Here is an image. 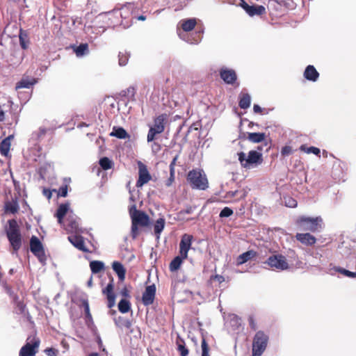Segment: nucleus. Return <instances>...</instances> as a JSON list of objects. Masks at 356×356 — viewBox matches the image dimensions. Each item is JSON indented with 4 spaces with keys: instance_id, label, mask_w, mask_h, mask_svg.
<instances>
[{
    "instance_id": "nucleus-1",
    "label": "nucleus",
    "mask_w": 356,
    "mask_h": 356,
    "mask_svg": "<svg viewBox=\"0 0 356 356\" xmlns=\"http://www.w3.org/2000/svg\"><path fill=\"white\" fill-rule=\"evenodd\" d=\"M134 8L135 4L134 3H127L121 8L120 10L102 13L98 15L97 19L107 18L106 26L114 28L120 22V18L126 19Z\"/></svg>"
},
{
    "instance_id": "nucleus-2",
    "label": "nucleus",
    "mask_w": 356,
    "mask_h": 356,
    "mask_svg": "<svg viewBox=\"0 0 356 356\" xmlns=\"http://www.w3.org/2000/svg\"><path fill=\"white\" fill-rule=\"evenodd\" d=\"M129 212L131 219V235L135 239L138 235V226H148L149 224V217L144 211L138 210L136 204H133L129 207Z\"/></svg>"
},
{
    "instance_id": "nucleus-3",
    "label": "nucleus",
    "mask_w": 356,
    "mask_h": 356,
    "mask_svg": "<svg viewBox=\"0 0 356 356\" xmlns=\"http://www.w3.org/2000/svg\"><path fill=\"white\" fill-rule=\"evenodd\" d=\"M5 232L13 250V253H17L22 246V235L16 220H8V225L5 227Z\"/></svg>"
},
{
    "instance_id": "nucleus-4",
    "label": "nucleus",
    "mask_w": 356,
    "mask_h": 356,
    "mask_svg": "<svg viewBox=\"0 0 356 356\" xmlns=\"http://www.w3.org/2000/svg\"><path fill=\"white\" fill-rule=\"evenodd\" d=\"M323 219L321 216L313 218L302 216L296 221V225L299 229L312 232H321L323 229Z\"/></svg>"
},
{
    "instance_id": "nucleus-5",
    "label": "nucleus",
    "mask_w": 356,
    "mask_h": 356,
    "mask_svg": "<svg viewBox=\"0 0 356 356\" xmlns=\"http://www.w3.org/2000/svg\"><path fill=\"white\" fill-rule=\"evenodd\" d=\"M187 181L192 188L204 191L209 187L207 178L202 170H192L189 171Z\"/></svg>"
},
{
    "instance_id": "nucleus-6",
    "label": "nucleus",
    "mask_w": 356,
    "mask_h": 356,
    "mask_svg": "<svg viewBox=\"0 0 356 356\" xmlns=\"http://www.w3.org/2000/svg\"><path fill=\"white\" fill-rule=\"evenodd\" d=\"M268 339V335L264 331L259 330L257 332L253 338L252 356H261L266 349Z\"/></svg>"
},
{
    "instance_id": "nucleus-7",
    "label": "nucleus",
    "mask_w": 356,
    "mask_h": 356,
    "mask_svg": "<svg viewBox=\"0 0 356 356\" xmlns=\"http://www.w3.org/2000/svg\"><path fill=\"white\" fill-rule=\"evenodd\" d=\"M237 154L241 165L244 168L250 167L253 164H259L263 160L262 154L255 150L250 151L248 156L243 152H240Z\"/></svg>"
},
{
    "instance_id": "nucleus-8",
    "label": "nucleus",
    "mask_w": 356,
    "mask_h": 356,
    "mask_svg": "<svg viewBox=\"0 0 356 356\" xmlns=\"http://www.w3.org/2000/svg\"><path fill=\"white\" fill-rule=\"evenodd\" d=\"M165 115H160L154 120L153 126L149 127L147 136L148 143L154 141L157 134H161L165 130Z\"/></svg>"
},
{
    "instance_id": "nucleus-9",
    "label": "nucleus",
    "mask_w": 356,
    "mask_h": 356,
    "mask_svg": "<svg viewBox=\"0 0 356 356\" xmlns=\"http://www.w3.org/2000/svg\"><path fill=\"white\" fill-rule=\"evenodd\" d=\"M348 170L347 164L340 159H336L332 165V177L336 181H345Z\"/></svg>"
},
{
    "instance_id": "nucleus-10",
    "label": "nucleus",
    "mask_w": 356,
    "mask_h": 356,
    "mask_svg": "<svg viewBox=\"0 0 356 356\" xmlns=\"http://www.w3.org/2000/svg\"><path fill=\"white\" fill-rule=\"evenodd\" d=\"M30 250L38 257L40 262L44 263L46 257L44 248L40 239L35 236H32L30 239Z\"/></svg>"
},
{
    "instance_id": "nucleus-11",
    "label": "nucleus",
    "mask_w": 356,
    "mask_h": 356,
    "mask_svg": "<svg viewBox=\"0 0 356 356\" xmlns=\"http://www.w3.org/2000/svg\"><path fill=\"white\" fill-rule=\"evenodd\" d=\"M40 342L39 339L33 338L30 340V337H29L26 344L21 348L19 356H35L38 352Z\"/></svg>"
},
{
    "instance_id": "nucleus-12",
    "label": "nucleus",
    "mask_w": 356,
    "mask_h": 356,
    "mask_svg": "<svg viewBox=\"0 0 356 356\" xmlns=\"http://www.w3.org/2000/svg\"><path fill=\"white\" fill-rule=\"evenodd\" d=\"M265 264L279 270H284L289 268V264L286 258L282 254H274L269 257Z\"/></svg>"
},
{
    "instance_id": "nucleus-13",
    "label": "nucleus",
    "mask_w": 356,
    "mask_h": 356,
    "mask_svg": "<svg viewBox=\"0 0 356 356\" xmlns=\"http://www.w3.org/2000/svg\"><path fill=\"white\" fill-rule=\"evenodd\" d=\"M241 6L250 17H253L254 15H262L266 13V8L262 5L253 4L250 6L245 1H242Z\"/></svg>"
},
{
    "instance_id": "nucleus-14",
    "label": "nucleus",
    "mask_w": 356,
    "mask_h": 356,
    "mask_svg": "<svg viewBox=\"0 0 356 356\" xmlns=\"http://www.w3.org/2000/svg\"><path fill=\"white\" fill-rule=\"evenodd\" d=\"M138 179L136 181V187H142L151 179V175L147 168V166L142 162H138Z\"/></svg>"
},
{
    "instance_id": "nucleus-15",
    "label": "nucleus",
    "mask_w": 356,
    "mask_h": 356,
    "mask_svg": "<svg viewBox=\"0 0 356 356\" xmlns=\"http://www.w3.org/2000/svg\"><path fill=\"white\" fill-rule=\"evenodd\" d=\"M193 236L187 234H184L181 238L179 243V254L184 258H187L188 250L191 248Z\"/></svg>"
},
{
    "instance_id": "nucleus-16",
    "label": "nucleus",
    "mask_w": 356,
    "mask_h": 356,
    "mask_svg": "<svg viewBox=\"0 0 356 356\" xmlns=\"http://www.w3.org/2000/svg\"><path fill=\"white\" fill-rule=\"evenodd\" d=\"M156 290V286L154 284L146 286L142 296V302L145 306H149L154 302Z\"/></svg>"
},
{
    "instance_id": "nucleus-17",
    "label": "nucleus",
    "mask_w": 356,
    "mask_h": 356,
    "mask_svg": "<svg viewBox=\"0 0 356 356\" xmlns=\"http://www.w3.org/2000/svg\"><path fill=\"white\" fill-rule=\"evenodd\" d=\"M220 76L227 84L232 85L237 79L236 72L232 69L222 67L220 70Z\"/></svg>"
},
{
    "instance_id": "nucleus-18",
    "label": "nucleus",
    "mask_w": 356,
    "mask_h": 356,
    "mask_svg": "<svg viewBox=\"0 0 356 356\" xmlns=\"http://www.w3.org/2000/svg\"><path fill=\"white\" fill-rule=\"evenodd\" d=\"M68 240L78 250L84 252H89V250L85 246L83 236L80 235H71L68 236Z\"/></svg>"
},
{
    "instance_id": "nucleus-19",
    "label": "nucleus",
    "mask_w": 356,
    "mask_h": 356,
    "mask_svg": "<svg viewBox=\"0 0 356 356\" xmlns=\"http://www.w3.org/2000/svg\"><path fill=\"white\" fill-rule=\"evenodd\" d=\"M296 238L305 245H312L316 242V238L309 233H298Z\"/></svg>"
},
{
    "instance_id": "nucleus-20",
    "label": "nucleus",
    "mask_w": 356,
    "mask_h": 356,
    "mask_svg": "<svg viewBox=\"0 0 356 356\" xmlns=\"http://www.w3.org/2000/svg\"><path fill=\"white\" fill-rule=\"evenodd\" d=\"M304 77L307 81L316 82L319 77V73L314 65H309L305 70Z\"/></svg>"
},
{
    "instance_id": "nucleus-21",
    "label": "nucleus",
    "mask_w": 356,
    "mask_h": 356,
    "mask_svg": "<svg viewBox=\"0 0 356 356\" xmlns=\"http://www.w3.org/2000/svg\"><path fill=\"white\" fill-rule=\"evenodd\" d=\"M179 24L184 31L189 32L195 27L197 19L195 17L184 19L180 21Z\"/></svg>"
},
{
    "instance_id": "nucleus-22",
    "label": "nucleus",
    "mask_w": 356,
    "mask_h": 356,
    "mask_svg": "<svg viewBox=\"0 0 356 356\" xmlns=\"http://www.w3.org/2000/svg\"><path fill=\"white\" fill-rule=\"evenodd\" d=\"M257 252L253 250H248L243 254H240L236 259L237 266L242 265L249 261L250 259L256 257Z\"/></svg>"
},
{
    "instance_id": "nucleus-23",
    "label": "nucleus",
    "mask_w": 356,
    "mask_h": 356,
    "mask_svg": "<svg viewBox=\"0 0 356 356\" xmlns=\"http://www.w3.org/2000/svg\"><path fill=\"white\" fill-rule=\"evenodd\" d=\"M69 210V204L68 203H63L60 204L55 213V216L58 219V223L61 224L63 222V220L65 215L67 214V211Z\"/></svg>"
},
{
    "instance_id": "nucleus-24",
    "label": "nucleus",
    "mask_w": 356,
    "mask_h": 356,
    "mask_svg": "<svg viewBox=\"0 0 356 356\" xmlns=\"http://www.w3.org/2000/svg\"><path fill=\"white\" fill-rule=\"evenodd\" d=\"M72 48L77 57H82L89 54L88 44L81 43L79 45H72Z\"/></svg>"
},
{
    "instance_id": "nucleus-25",
    "label": "nucleus",
    "mask_w": 356,
    "mask_h": 356,
    "mask_svg": "<svg viewBox=\"0 0 356 356\" xmlns=\"http://www.w3.org/2000/svg\"><path fill=\"white\" fill-rule=\"evenodd\" d=\"M113 270L116 273L120 281H123L125 278L126 269L124 266L119 261H113L112 264Z\"/></svg>"
},
{
    "instance_id": "nucleus-26",
    "label": "nucleus",
    "mask_w": 356,
    "mask_h": 356,
    "mask_svg": "<svg viewBox=\"0 0 356 356\" xmlns=\"http://www.w3.org/2000/svg\"><path fill=\"white\" fill-rule=\"evenodd\" d=\"M113 321H114L115 325L120 329H122L123 327L130 329L132 325V323H131V320L121 316L115 317L113 318Z\"/></svg>"
},
{
    "instance_id": "nucleus-27",
    "label": "nucleus",
    "mask_w": 356,
    "mask_h": 356,
    "mask_svg": "<svg viewBox=\"0 0 356 356\" xmlns=\"http://www.w3.org/2000/svg\"><path fill=\"white\" fill-rule=\"evenodd\" d=\"M110 136L119 139L129 138V135L127 131L121 127H113L112 131L110 133Z\"/></svg>"
},
{
    "instance_id": "nucleus-28",
    "label": "nucleus",
    "mask_w": 356,
    "mask_h": 356,
    "mask_svg": "<svg viewBox=\"0 0 356 356\" xmlns=\"http://www.w3.org/2000/svg\"><path fill=\"white\" fill-rule=\"evenodd\" d=\"M204 33V29L201 28L197 30L195 32V37L193 36H188L187 39H184L186 42L191 44H199L202 39V35Z\"/></svg>"
},
{
    "instance_id": "nucleus-29",
    "label": "nucleus",
    "mask_w": 356,
    "mask_h": 356,
    "mask_svg": "<svg viewBox=\"0 0 356 356\" xmlns=\"http://www.w3.org/2000/svg\"><path fill=\"white\" fill-rule=\"evenodd\" d=\"M165 220L163 218H159L156 220L154 225V232L157 238H160V235L165 227Z\"/></svg>"
},
{
    "instance_id": "nucleus-30",
    "label": "nucleus",
    "mask_w": 356,
    "mask_h": 356,
    "mask_svg": "<svg viewBox=\"0 0 356 356\" xmlns=\"http://www.w3.org/2000/svg\"><path fill=\"white\" fill-rule=\"evenodd\" d=\"M248 139L254 143H259L264 140L266 138L265 133L260 132H254V133H248Z\"/></svg>"
},
{
    "instance_id": "nucleus-31",
    "label": "nucleus",
    "mask_w": 356,
    "mask_h": 356,
    "mask_svg": "<svg viewBox=\"0 0 356 356\" xmlns=\"http://www.w3.org/2000/svg\"><path fill=\"white\" fill-rule=\"evenodd\" d=\"M185 259L186 258H184L181 255H178V256L175 257L170 263V266H169L170 270L171 272H175V271L177 270L180 268V266L183 262V260Z\"/></svg>"
},
{
    "instance_id": "nucleus-32",
    "label": "nucleus",
    "mask_w": 356,
    "mask_h": 356,
    "mask_svg": "<svg viewBox=\"0 0 356 356\" xmlns=\"http://www.w3.org/2000/svg\"><path fill=\"white\" fill-rule=\"evenodd\" d=\"M19 44L22 49H27L29 44V39L28 34L26 31H22V29L19 31Z\"/></svg>"
},
{
    "instance_id": "nucleus-33",
    "label": "nucleus",
    "mask_w": 356,
    "mask_h": 356,
    "mask_svg": "<svg viewBox=\"0 0 356 356\" xmlns=\"http://www.w3.org/2000/svg\"><path fill=\"white\" fill-rule=\"evenodd\" d=\"M251 97L249 94H243L240 97L238 105L242 109H247L250 106Z\"/></svg>"
},
{
    "instance_id": "nucleus-34",
    "label": "nucleus",
    "mask_w": 356,
    "mask_h": 356,
    "mask_svg": "<svg viewBox=\"0 0 356 356\" xmlns=\"http://www.w3.org/2000/svg\"><path fill=\"white\" fill-rule=\"evenodd\" d=\"M36 83L35 79H29L27 78H22L16 86V88H29Z\"/></svg>"
},
{
    "instance_id": "nucleus-35",
    "label": "nucleus",
    "mask_w": 356,
    "mask_h": 356,
    "mask_svg": "<svg viewBox=\"0 0 356 356\" xmlns=\"http://www.w3.org/2000/svg\"><path fill=\"white\" fill-rule=\"evenodd\" d=\"M90 268L92 273L97 274L104 268V264L101 261L94 260L90 262Z\"/></svg>"
},
{
    "instance_id": "nucleus-36",
    "label": "nucleus",
    "mask_w": 356,
    "mask_h": 356,
    "mask_svg": "<svg viewBox=\"0 0 356 356\" xmlns=\"http://www.w3.org/2000/svg\"><path fill=\"white\" fill-rule=\"evenodd\" d=\"M13 302L15 305L16 312L19 314H25L26 305L19 300L17 295L13 296Z\"/></svg>"
},
{
    "instance_id": "nucleus-37",
    "label": "nucleus",
    "mask_w": 356,
    "mask_h": 356,
    "mask_svg": "<svg viewBox=\"0 0 356 356\" xmlns=\"http://www.w3.org/2000/svg\"><path fill=\"white\" fill-rule=\"evenodd\" d=\"M118 307L121 313L125 314L131 309V303L126 299H121L118 302Z\"/></svg>"
},
{
    "instance_id": "nucleus-38",
    "label": "nucleus",
    "mask_w": 356,
    "mask_h": 356,
    "mask_svg": "<svg viewBox=\"0 0 356 356\" xmlns=\"http://www.w3.org/2000/svg\"><path fill=\"white\" fill-rule=\"evenodd\" d=\"M177 350L181 356H187L188 355V349L186 348L183 339L179 337L177 341Z\"/></svg>"
},
{
    "instance_id": "nucleus-39",
    "label": "nucleus",
    "mask_w": 356,
    "mask_h": 356,
    "mask_svg": "<svg viewBox=\"0 0 356 356\" xmlns=\"http://www.w3.org/2000/svg\"><path fill=\"white\" fill-rule=\"evenodd\" d=\"M300 149L307 154H313L316 156H320L321 150L319 148L311 146V147H306L305 145H302L300 147Z\"/></svg>"
},
{
    "instance_id": "nucleus-40",
    "label": "nucleus",
    "mask_w": 356,
    "mask_h": 356,
    "mask_svg": "<svg viewBox=\"0 0 356 356\" xmlns=\"http://www.w3.org/2000/svg\"><path fill=\"white\" fill-rule=\"evenodd\" d=\"M19 209V206L17 202L13 201V202H7L5 204V211L6 212H10V213H15L17 212V210Z\"/></svg>"
},
{
    "instance_id": "nucleus-41",
    "label": "nucleus",
    "mask_w": 356,
    "mask_h": 356,
    "mask_svg": "<svg viewBox=\"0 0 356 356\" xmlns=\"http://www.w3.org/2000/svg\"><path fill=\"white\" fill-rule=\"evenodd\" d=\"M333 270L335 272H338L344 276L351 277V278H356V272H352L348 270H346L343 268L339 267V266H334L333 268Z\"/></svg>"
},
{
    "instance_id": "nucleus-42",
    "label": "nucleus",
    "mask_w": 356,
    "mask_h": 356,
    "mask_svg": "<svg viewBox=\"0 0 356 356\" xmlns=\"http://www.w3.org/2000/svg\"><path fill=\"white\" fill-rule=\"evenodd\" d=\"M99 164L103 170L111 169L113 166V161L108 157H102L99 159Z\"/></svg>"
},
{
    "instance_id": "nucleus-43",
    "label": "nucleus",
    "mask_w": 356,
    "mask_h": 356,
    "mask_svg": "<svg viewBox=\"0 0 356 356\" xmlns=\"http://www.w3.org/2000/svg\"><path fill=\"white\" fill-rule=\"evenodd\" d=\"M10 147V142L3 140L0 143V153L2 156H7Z\"/></svg>"
},
{
    "instance_id": "nucleus-44",
    "label": "nucleus",
    "mask_w": 356,
    "mask_h": 356,
    "mask_svg": "<svg viewBox=\"0 0 356 356\" xmlns=\"http://www.w3.org/2000/svg\"><path fill=\"white\" fill-rule=\"evenodd\" d=\"M67 221L69 230L72 232H76L79 229V223L75 219L69 216Z\"/></svg>"
},
{
    "instance_id": "nucleus-45",
    "label": "nucleus",
    "mask_w": 356,
    "mask_h": 356,
    "mask_svg": "<svg viewBox=\"0 0 356 356\" xmlns=\"http://www.w3.org/2000/svg\"><path fill=\"white\" fill-rule=\"evenodd\" d=\"M82 306L84 309L86 318L88 321H92V315L90 312L89 302L87 299L82 300Z\"/></svg>"
},
{
    "instance_id": "nucleus-46",
    "label": "nucleus",
    "mask_w": 356,
    "mask_h": 356,
    "mask_svg": "<svg viewBox=\"0 0 356 356\" xmlns=\"http://www.w3.org/2000/svg\"><path fill=\"white\" fill-rule=\"evenodd\" d=\"M196 209V207H192V206H188L185 209H181L177 213V216L179 219L184 220V214H191L193 213L195 209Z\"/></svg>"
},
{
    "instance_id": "nucleus-47",
    "label": "nucleus",
    "mask_w": 356,
    "mask_h": 356,
    "mask_svg": "<svg viewBox=\"0 0 356 356\" xmlns=\"http://www.w3.org/2000/svg\"><path fill=\"white\" fill-rule=\"evenodd\" d=\"M233 213L234 211L231 208L225 207L220 211L219 216L220 218H228L230 217Z\"/></svg>"
},
{
    "instance_id": "nucleus-48",
    "label": "nucleus",
    "mask_w": 356,
    "mask_h": 356,
    "mask_svg": "<svg viewBox=\"0 0 356 356\" xmlns=\"http://www.w3.org/2000/svg\"><path fill=\"white\" fill-rule=\"evenodd\" d=\"M118 58H119V65L120 66H124L127 65V63L129 60V56L127 54L120 52L119 55H118Z\"/></svg>"
},
{
    "instance_id": "nucleus-49",
    "label": "nucleus",
    "mask_w": 356,
    "mask_h": 356,
    "mask_svg": "<svg viewBox=\"0 0 356 356\" xmlns=\"http://www.w3.org/2000/svg\"><path fill=\"white\" fill-rule=\"evenodd\" d=\"M122 92L124 93V96H127L128 99H133L135 93H136V89L134 87H129L126 90H123Z\"/></svg>"
},
{
    "instance_id": "nucleus-50",
    "label": "nucleus",
    "mask_w": 356,
    "mask_h": 356,
    "mask_svg": "<svg viewBox=\"0 0 356 356\" xmlns=\"http://www.w3.org/2000/svg\"><path fill=\"white\" fill-rule=\"evenodd\" d=\"M115 293H112V294H108L106 295V298H107V300H108V304H107V306L108 308H112L115 306Z\"/></svg>"
},
{
    "instance_id": "nucleus-51",
    "label": "nucleus",
    "mask_w": 356,
    "mask_h": 356,
    "mask_svg": "<svg viewBox=\"0 0 356 356\" xmlns=\"http://www.w3.org/2000/svg\"><path fill=\"white\" fill-rule=\"evenodd\" d=\"M285 205L289 208H295L297 207V201L292 197H285Z\"/></svg>"
},
{
    "instance_id": "nucleus-52",
    "label": "nucleus",
    "mask_w": 356,
    "mask_h": 356,
    "mask_svg": "<svg viewBox=\"0 0 356 356\" xmlns=\"http://www.w3.org/2000/svg\"><path fill=\"white\" fill-rule=\"evenodd\" d=\"M202 356H209V346L204 339L202 341Z\"/></svg>"
},
{
    "instance_id": "nucleus-53",
    "label": "nucleus",
    "mask_w": 356,
    "mask_h": 356,
    "mask_svg": "<svg viewBox=\"0 0 356 356\" xmlns=\"http://www.w3.org/2000/svg\"><path fill=\"white\" fill-rule=\"evenodd\" d=\"M293 149L292 147L289 145L284 146L281 149V154L283 156H287L292 154Z\"/></svg>"
},
{
    "instance_id": "nucleus-54",
    "label": "nucleus",
    "mask_w": 356,
    "mask_h": 356,
    "mask_svg": "<svg viewBox=\"0 0 356 356\" xmlns=\"http://www.w3.org/2000/svg\"><path fill=\"white\" fill-rule=\"evenodd\" d=\"M44 353L48 356H57L59 353L58 350L54 348H47L44 350Z\"/></svg>"
},
{
    "instance_id": "nucleus-55",
    "label": "nucleus",
    "mask_w": 356,
    "mask_h": 356,
    "mask_svg": "<svg viewBox=\"0 0 356 356\" xmlns=\"http://www.w3.org/2000/svg\"><path fill=\"white\" fill-rule=\"evenodd\" d=\"M113 284L111 282L108 283L107 286L102 290V293L104 294L108 295V294H112L113 293Z\"/></svg>"
},
{
    "instance_id": "nucleus-56",
    "label": "nucleus",
    "mask_w": 356,
    "mask_h": 356,
    "mask_svg": "<svg viewBox=\"0 0 356 356\" xmlns=\"http://www.w3.org/2000/svg\"><path fill=\"white\" fill-rule=\"evenodd\" d=\"M58 195L60 197H66L67 195V186H61L58 189Z\"/></svg>"
},
{
    "instance_id": "nucleus-57",
    "label": "nucleus",
    "mask_w": 356,
    "mask_h": 356,
    "mask_svg": "<svg viewBox=\"0 0 356 356\" xmlns=\"http://www.w3.org/2000/svg\"><path fill=\"white\" fill-rule=\"evenodd\" d=\"M46 133V129L44 128H40L38 132L33 133L32 138L39 139L40 137L44 136Z\"/></svg>"
},
{
    "instance_id": "nucleus-58",
    "label": "nucleus",
    "mask_w": 356,
    "mask_h": 356,
    "mask_svg": "<svg viewBox=\"0 0 356 356\" xmlns=\"http://www.w3.org/2000/svg\"><path fill=\"white\" fill-rule=\"evenodd\" d=\"M248 323H249L250 327L252 330L255 331L257 329V323H256L255 320H254V317L252 316H249V318H248Z\"/></svg>"
},
{
    "instance_id": "nucleus-59",
    "label": "nucleus",
    "mask_w": 356,
    "mask_h": 356,
    "mask_svg": "<svg viewBox=\"0 0 356 356\" xmlns=\"http://www.w3.org/2000/svg\"><path fill=\"white\" fill-rule=\"evenodd\" d=\"M269 3L270 5H273V3H277L278 6H284V7H287L288 6V3L284 1V0H269Z\"/></svg>"
},
{
    "instance_id": "nucleus-60",
    "label": "nucleus",
    "mask_w": 356,
    "mask_h": 356,
    "mask_svg": "<svg viewBox=\"0 0 356 356\" xmlns=\"http://www.w3.org/2000/svg\"><path fill=\"white\" fill-rule=\"evenodd\" d=\"M175 179V170H170V177L168 179V180L165 182L166 186H170L174 181Z\"/></svg>"
},
{
    "instance_id": "nucleus-61",
    "label": "nucleus",
    "mask_w": 356,
    "mask_h": 356,
    "mask_svg": "<svg viewBox=\"0 0 356 356\" xmlns=\"http://www.w3.org/2000/svg\"><path fill=\"white\" fill-rule=\"evenodd\" d=\"M120 294L125 297V298H129L130 297V295H129V292L128 291V289H127L126 286H124L120 291Z\"/></svg>"
},
{
    "instance_id": "nucleus-62",
    "label": "nucleus",
    "mask_w": 356,
    "mask_h": 356,
    "mask_svg": "<svg viewBox=\"0 0 356 356\" xmlns=\"http://www.w3.org/2000/svg\"><path fill=\"white\" fill-rule=\"evenodd\" d=\"M43 195L47 198V199H50L51 197V195H52V193L51 191L49 190V189H47V188H44L43 189Z\"/></svg>"
},
{
    "instance_id": "nucleus-63",
    "label": "nucleus",
    "mask_w": 356,
    "mask_h": 356,
    "mask_svg": "<svg viewBox=\"0 0 356 356\" xmlns=\"http://www.w3.org/2000/svg\"><path fill=\"white\" fill-rule=\"evenodd\" d=\"M178 156H179L178 155H176V156L173 158L172 161H171V163H170V170H175V164H176V161H177V159H178Z\"/></svg>"
},
{
    "instance_id": "nucleus-64",
    "label": "nucleus",
    "mask_w": 356,
    "mask_h": 356,
    "mask_svg": "<svg viewBox=\"0 0 356 356\" xmlns=\"http://www.w3.org/2000/svg\"><path fill=\"white\" fill-rule=\"evenodd\" d=\"M253 111H254V113H261L262 108H261V107L259 105L254 104L253 106Z\"/></svg>"
}]
</instances>
